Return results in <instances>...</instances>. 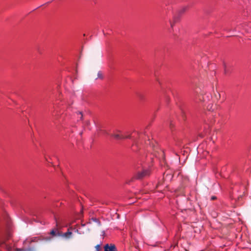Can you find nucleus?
Returning a JSON list of instances; mask_svg holds the SVG:
<instances>
[{"label":"nucleus","instance_id":"obj_1","mask_svg":"<svg viewBox=\"0 0 251 251\" xmlns=\"http://www.w3.org/2000/svg\"><path fill=\"white\" fill-rule=\"evenodd\" d=\"M151 174V170L149 169H144L141 171H139L134 174L131 181L135 179L142 180L150 176Z\"/></svg>","mask_w":251,"mask_h":251},{"label":"nucleus","instance_id":"obj_2","mask_svg":"<svg viewBox=\"0 0 251 251\" xmlns=\"http://www.w3.org/2000/svg\"><path fill=\"white\" fill-rule=\"evenodd\" d=\"M104 251H117L116 246L114 244H106L104 247Z\"/></svg>","mask_w":251,"mask_h":251},{"label":"nucleus","instance_id":"obj_3","mask_svg":"<svg viewBox=\"0 0 251 251\" xmlns=\"http://www.w3.org/2000/svg\"><path fill=\"white\" fill-rule=\"evenodd\" d=\"M198 91H196L195 92V93H196V97H195V101L196 102H198V101H202L204 100H203V98L202 97H201V96H200V95H197V93H198Z\"/></svg>","mask_w":251,"mask_h":251},{"label":"nucleus","instance_id":"obj_4","mask_svg":"<svg viewBox=\"0 0 251 251\" xmlns=\"http://www.w3.org/2000/svg\"><path fill=\"white\" fill-rule=\"evenodd\" d=\"M111 136L113 137L116 139H124V136L117 134V133H113L111 135Z\"/></svg>","mask_w":251,"mask_h":251},{"label":"nucleus","instance_id":"obj_5","mask_svg":"<svg viewBox=\"0 0 251 251\" xmlns=\"http://www.w3.org/2000/svg\"><path fill=\"white\" fill-rule=\"evenodd\" d=\"M173 175L171 174H167L163 177V179L166 181H171Z\"/></svg>","mask_w":251,"mask_h":251},{"label":"nucleus","instance_id":"obj_6","mask_svg":"<svg viewBox=\"0 0 251 251\" xmlns=\"http://www.w3.org/2000/svg\"><path fill=\"white\" fill-rule=\"evenodd\" d=\"M72 234V232L70 231L69 230L65 233H64L63 235V236L65 237L66 238L69 239L71 237V235Z\"/></svg>","mask_w":251,"mask_h":251},{"label":"nucleus","instance_id":"obj_7","mask_svg":"<svg viewBox=\"0 0 251 251\" xmlns=\"http://www.w3.org/2000/svg\"><path fill=\"white\" fill-rule=\"evenodd\" d=\"M224 73L226 75H227L229 73V71L227 69L225 63H224Z\"/></svg>","mask_w":251,"mask_h":251},{"label":"nucleus","instance_id":"obj_8","mask_svg":"<svg viewBox=\"0 0 251 251\" xmlns=\"http://www.w3.org/2000/svg\"><path fill=\"white\" fill-rule=\"evenodd\" d=\"M98 78H99L100 79H103V78L102 74L100 71H99L98 73Z\"/></svg>","mask_w":251,"mask_h":251},{"label":"nucleus","instance_id":"obj_9","mask_svg":"<svg viewBox=\"0 0 251 251\" xmlns=\"http://www.w3.org/2000/svg\"><path fill=\"white\" fill-rule=\"evenodd\" d=\"M215 97L217 99H220L221 95L218 91H217V93H215Z\"/></svg>","mask_w":251,"mask_h":251},{"label":"nucleus","instance_id":"obj_10","mask_svg":"<svg viewBox=\"0 0 251 251\" xmlns=\"http://www.w3.org/2000/svg\"><path fill=\"white\" fill-rule=\"evenodd\" d=\"M95 248L97 250V251H99L100 249V245H97L95 246Z\"/></svg>","mask_w":251,"mask_h":251},{"label":"nucleus","instance_id":"obj_11","mask_svg":"<svg viewBox=\"0 0 251 251\" xmlns=\"http://www.w3.org/2000/svg\"><path fill=\"white\" fill-rule=\"evenodd\" d=\"M50 234L53 235V236H55V231L54 230H52L51 231H50Z\"/></svg>","mask_w":251,"mask_h":251},{"label":"nucleus","instance_id":"obj_12","mask_svg":"<svg viewBox=\"0 0 251 251\" xmlns=\"http://www.w3.org/2000/svg\"><path fill=\"white\" fill-rule=\"evenodd\" d=\"M186 8H183L180 11H179V13L180 14L184 12V11L186 10Z\"/></svg>","mask_w":251,"mask_h":251},{"label":"nucleus","instance_id":"obj_13","mask_svg":"<svg viewBox=\"0 0 251 251\" xmlns=\"http://www.w3.org/2000/svg\"><path fill=\"white\" fill-rule=\"evenodd\" d=\"M93 220L95 222H97L98 224L99 225H100V221L98 219H97L96 218H95V219H93Z\"/></svg>","mask_w":251,"mask_h":251},{"label":"nucleus","instance_id":"obj_14","mask_svg":"<svg viewBox=\"0 0 251 251\" xmlns=\"http://www.w3.org/2000/svg\"><path fill=\"white\" fill-rule=\"evenodd\" d=\"M78 114L81 115L80 120H82L83 119V115H82V112H78Z\"/></svg>","mask_w":251,"mask_h":251},{"label":"nucleus","instance_id":"obj_15","mask_svg":"<svg viewBox=\"0 0 251 251\" xmlns=\"http://www.w3.org/2000/svg\"><path fill=\"white\" fill-rule=\"evenodd\" d=\"M131 135H127V136H124V139L131 138Z\"/></svg>","mask_w":251,"mask_h":251},{"label":"nucleus","instance_id":"obj_16","mask_svg":"<svg viewBox=\"0 0 251 251\" xmlns=\"http://www.w3.org/2000/svg\"><path fill=\"white\" fill-rule=\"evenodd\" d=\"M170 24H171V28H173V26H174L175 23H172V22H170Z\"/></svg>","mask_w":251,"mask_h":251},{"label":"nucleus","instance_id":"obj_17","mask_svg":"<svg viewBox=\"0 0 251 251\" xmlns=\"http://www.w3.org/2000/svg\"><path fill=\"white\" fill-rule=\"evenodd\" d=\"M216 199V197L215 196H212L211 198V200H215Z\"/></svg>","mask_w":251,"mask_h":251},{"label":"nucleus","instance_id":"obj_18","mask_svg":"<svg viewBox=\"0 0 251 251\" xmlns=\"http://www.w3.org/2000/svg\"><path fill=\"white\" fill-rule=\"evenodd\" d=\"M210 105H208L207 108L209 110H211V109H212V106H209Z\"/></svg>","mask_w":251,"mask_h":251},{"label":"nucleus","instance_id":"obj_19","mask_svg":"<svg viewBox=\"0 0 251 251\" xmlns=\"http://www.w3.org/2000/svg\"><path fill=\"white\" fill-rule=\"evenodd\" d=\"M56 226H58V223L57 221V220H56Z\"/></svg>","mask_w":251,"mask_h":251},{"label":"nucleus","instance_id":"obj_20","mask_svg":"<svg viewBox=\"0 0 251 251\" xmlns=\"http://www.w3.org/2000/svg\"><path fill=\"white\" fill-rule=\"evenodd\" d=\"M90 124V122L89 121L87 122V124L89 125Z\"/></svg>","mask_w":251,"mask_h":251},{"label":"nucleus","instance_id":"obj_21","mask_svg":"<svg viewBox=\"0 0 251 251\" xmlns=\"http://www.w3.org/2000/svg\"><path fill=\"white\" fill-rule=\"evenodd\" d=\"M172 124H170V127H172Z\"/></svg>","mask_w":251,"mask_h":251}]
</instances>
